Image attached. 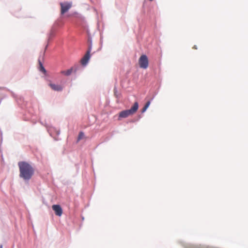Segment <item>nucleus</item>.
Masks as SVG:
<instances>
[{
    "mask_svg": "<svg viewBox=\"0 0 248 248\" xmlns=\"http://www.w3.org/2000/svg\"><path fill=\"white\" fill-rule=\"evenodd\" d=\"M138 108L139 104L137 102H136L130 109L122 111L119 113L118 120H120L122 118H125L130 115H132L136 112Z\"/></svg>",
    "mask_w": 248,
    "mask_h": 248,
    "instance_id": "f03ea898",
    "label": "nucleus"
},
{
    "mask_svg": "<svg viewBox=\"0 0 248 248\" xmlns=\"http://www.w3.org/2000/svg\"><path fill=\"white\" fill-rule=\"evenodd\" d=\"M38 62H39V70L44 74L46 73V69H45L44 67L43 66V64L42 63V62H41L40 60H38Z\"/></svg>",
    "mask_w": 248,
    "mask_h": 248,
    "instance_id": "6e6552de",
    "label": "nucleus"
},
{
    "mask_svg": "<svg viewBox=\"0 0 248 248\" xmlns=\"http://www.w3.org/2000/svg\"><path fill=\"white\" fill-rule=\"evenodd\" d=\"M61 6V14L63 15L72 7V2H64L60 3Z\"/></svg>",
    "mask_w": 248,
    "mask_h": 248,
    "instance_id": "20e7f679",
    "label": "nucleus"
},
{
    "mask_svg": "<svg viewBox=\"0 0 248 248\" xmlns=\"http://www.w3.org/2000/svg\"><path fill=\"white\" fill-rule=\"evenodd\" d=\"M72 71L73 69L71 68L66 71H62L61 73L66 76H69L72 73Z\"/></svg>",
    "mask_w": 248,
    "mask_h": 248,
    "instance_id": "1a4fd4ad",
    "label": "nucleus"
},
{
    "mask_svg": "<svg viewBox=\"0 0 248 248\" xmlns=\"http://www.w3.org/2000/svg\"><path fill=\"white\" fill-rule=\"evenodd\" d=\"M139 64L140 68L146 69L149 65V61L147 56L145 55H142L139 58Z\"/></svg>",
    "mask_w": 248,
    "mask_h": 248,
    "instance_id": "7ed1b4c3",
    "label": "nucleus"
},
{
    "mask_svg": "<svg viewBox=\"0 0 248 248\" xmlns=\"http://www.w3.org/2000/svg\"><path fill=\"white\" fill-rule=\"evenodd\" d=\"M52 209L54 211L56 215L58 216H61L62 214V210L60 205H53L52 206Z\"/></svg>",
    "mask_w": 248,
    "mask_h": 248,
    "instance_id": "423d86ee",
    "label": "nucleus"
},
{
    "mask_svg": "<svg viewBox=\"0 0 248 248\" xmlns=\"http://www.w3.org/2000/svg\"><path fill=\"white\" fill-rule=\"evenodd\" d=\"M193 48L195 49H197V46H196V45L194 46L193 47Z\"/></svg>",
    "mask_w": 248,
    "mask_h": 248,
    "instance_id": "ddd939ff",
    "label": "nucleus"
},
{
    "mask_svg": "<svg viewBox=\"0 0 248 248\" xmlns=\"http://www.w3.org/2000/svg\"><path fill=\"white\" fill-rule=\"evenodd\" d=\"M19 169V176L24 180L28 181L31 179L34 174V169L28 163L22 161L18 163Z\"/></svg>",
    "mask_w": 248,
    "mask_h": 248,
    "instance_id": "f257e3e1",
    "label": "nucleus"
},
{
    "mask_svg": "<svg viewBox=\"0 0 248 248\" xmlns=\"http://www.w3.org/2000/svg\"><path fill=\"white\" fill-rule=\"evenodd\" d=\"M147 109V108L146 107H145L144 106V107L142 108V110H141V112H142V113L144 112L146 110V109Z\"/></svg>",
    "mask_w": 248,
    "mask_h": 248,
    "instance_id": "f8f14e48",
    "label": "nucleus"
},
{
    "mask_svg": "<svg viewBox=\"0 0 248 248\" xmlns=\"http://www.w3.org/2000/svg\"><path fill=\"white\" fill-rule=\"evenodd\" d=\"M84 136V133L83 132H80L78 136V140H80L82 139Z\"/></svg>",
    "mask_w": 248,
    "mask_h": 248,
    "instance_id": "9d476101",
    "label": "nucleus"
},
{
    "mask_svg": "<svg viewBox=\"0 0 248 248\" xmlns=\"http://www.w3.org/2000/svg\"><path fill=\"white\" fill-rule=\"evenodd\" d=\"M91 49V46H90L84 57L81 59L80 62L82 65H85L88 63L90 58Z\"/></svg>",
    "mask_w": 248,
    "mask_h": 248,
    "instance_id": "39448f33",
    "label": "nucleus"
},
{
    "mask_svg": "<svg viewBox=\"0 0 248 248\" xmlns=\"http://www.w3.org/2000/svg\"><path fill=\"white\" fill-rule=\"evenodd\" d=\"M150 103H150V101H148V102L146 103V104L145 105L144 107H146L147 108H148V107H149L150 105Z\"/></svg>",
    "mask_w": 248,
    "mask_h": 248,
    "instance_id": "9b49d317",
    "label": "nucleus"
},
{
    "mask_svg": "<svg viewBox=\"0 0 248 248\" xmlns=\"http://www.w3.org/2000/svg\"><path fill=\"white\" fill-rule=\"evenodd\" d=\"M150 0V1H153V0Z\"/></svg>",
    "mask_w": 248,
    "mask_h": 248,
    "instance_id": "2eb2a0df",
    "label": "nucleus"
},
{
    "mask_svg": "<svg viewBox=\"0 0 248 248\" xmlns=\"http://www.w3.org/2000/svg\"><path fill=\"white\" fill-rule=\"evenodd\" d=\"M49 85L51 88L55 91H61L63 89L62 86L61 85L50 83Z\"/></svg>",
    "mask_w": 248,
    "mask_h": 248,
    "instance_id": "0eeeda50",
    "label": "nucleus"
},
{
    "mask_svg": "<svg viewBox=\"0 0 248 248\" xmlns=\"http://www.w3.org/2000/svg\"><path fill=\"white\" fill-rule=\"evenodd\" d=\"M0 248H2V245H0Z\"/></svg>",
    "mask_w": 248,
    "mask_h": 248,
    "instance_id": "4468645a",
    "label": "nucleus"
}]
</instances>
